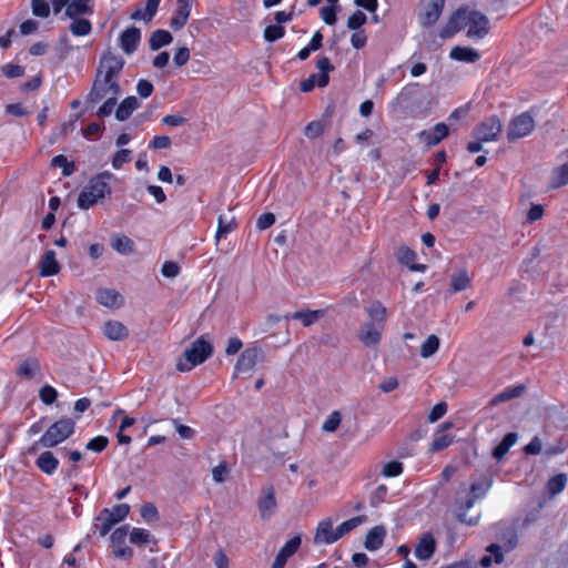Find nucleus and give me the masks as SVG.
I'll use <instances>...</instances> for the list:
<instances>
[{
  "mask_svg": "<svg viewBox=\"0 0 568 568\" xmlns=\"http://www.w3.org/2000/svg\"><path fill=\"white\" fill-rule=\"evenodd\" d=\"M129 540L132 545L135 546H143L146 544H155L154 537L143 528H132V530L129 534Z\"/></svg>",
  "mask_w": 568,
  "mask_h": 568,
  "instance_id": "f704fd0d",
  "label": "nucleus"
},
{
  "mask_svg": "<svg viewBox=\"0 0 568 568\" xmlns=\"http://www.w3.org/2000/svg\"><path fill=\"white\" fill-rule=\"evenodd\" d=\"M93 0H71L67 6L64 11L65 17L70 19H74L79 16L83 14H92L93 6L91 4Z\"/></svg>",
  "mask_w": 568,
  "mask_h": 568,
  "instance_id": "5701e85b",
  "label": "nucleus"
},
{
  "mask_svg": "<svg viewBox=\"0 0 568 568\" xmlns=\"http://www.w3.org/2000/svg\"><path fill=\"white\" fill-rule=\"evenodd\" d=\"M140 106V102L135 97L125 98L115 110V118L119 121L128 120L134 110Z\"/></svg>",
  "mask_w": 568,
  "mask_h": 568,
  "instance_id": "7c9ffc66",
  "label": "nucleus"
},
{
  "mask_svg": "<svg viewBox=\"0 0 568 568\" xmlns=\"http://www.w3.org/2000/svg\"><path fill=\"white\" fill-rule=\"evenodd\" d=\"M119 97L104 98V103L99 108L97 115L100 118L109 116L118 102Z\"/></svg>",
  "mask_w": 568,
  "mask_h": 568,
  "instance_id": "8fccbe9b",
  "label": "nucleus"
},
{
  "mask_svg": "<svg viewBox=\"0 0 568 568\" xmlns=\"http://www.w3.org/2000/svg\"><path fill=\"white\" fill-rule=\"evenodd\" d=\"M179 272H180V267L174 262H165L162 265L161 273L165 277L173 278V277L178 276Z\"/></svg>",
  "mask_w": 568,
  "mask_h": 568,
  "instance_id": "774afa93",
  "label": "nucleus"
},
{
  "mask_svg": "<svg viewBox=\"0 0 568 568\" xmlns=\"http://www.w3.org/2000/svg\"><path fill=\"white\" fill-rule=\"evenodd\" d=\"M385 536V528L383 526H375L366 535L365 548L369 551L379 549L383 545Z\"/></svg>",
  "mask_w": 568,
  "mask_h": 568,
  "instance_id": "bb28decb",
  "label": "nucleus"
},
{
  "mask_svg": "<svg viewBox=\"0 0 568 568\" xmlns=\"http://www.w3.org/2000/svg\"><path fill=\"white\" fill-rule=\"evenodd\" d=\"M525 390H526V386L524 384H519L514 387H508V388L504 389L503 392H500L499 394L495 395L490 399V405L497 406L501 403L518 398V397L523 396Z\"/></svg>",
  "mask_w": 568,
  "mask_h": 568,
  "instance_id": "a878e982",
  "label": "nucleus"
},
{
  "mask_svg": "<svg viewBox=\"0 0 568 568\" xmlns=\"http://www.w3.org/2000/svg\"><path fill=\"white\" fill-rule=\"evenodd\" d=\"M366 313L372 318L369 323L384 325L387 311L379 302H374L371 306H368L366 308Z\"/></svg>",
  "mask_w": 568,
  "mask_h": 568,
  "instance_id": "ea45409f",
  "label": "nucleus"
},
{
  "mask_svg": "<svg viewBox=\"0 0 568 568\" xmlns=\"http://www.w3.org/2000/svg\"><path fill=\"white\" fill-rule=\"evenodd\" d=\"M321 18L328 26H333L336 22L335 9L332 6L323 7L321 9Z\"/></svg>",
  "mask_w": 568,
  "mask_h": 568,
  "instance_id": "0e129e2a",
  "label": "nucleus"
},
{
  "mask_svg": "<svg viewBox=\"0 0 568 568\" xmlns=\"http://www.w3.org/2000/svg\"><path fill=\"white\" fill-rule=\"evenodd\" d=\"M104 335L112 341L124 339L129 332L128 328L119 321H109L103 326Z\"/></svg>",
  "mask_w": 568,
  "mask_h": 568,
  "instance_id": "c85d7f7f",
  "label": "nucleus"
},
{
  "mask_svg": "<svg viewBox=\"0 0 568 568\" xmlns=\"http://www.w3.org/2000/svg\"><path fill=\"white\" fill-rule=\"evenodd\" d=\"M304 132L308 139H316L324 132V125L320 121H314L306 125Z\"/></svg>",
  "mask_w": 568,
  "mask_h": 568,
  "instance_id": "bf43d9fd",
  "label": "nucleus"
},
{
  "mask_svg": "<svg viewBox=\"0 0 568 568\" xmlns=\"http://www.w3.org/2000/svg\"><path fill=\"white\" fill-rule=\"evenodd\" d=\"M258 513L263 519L272 517L276 509L275 490L273 486H265L257 503Z\"/></svg>",
  "mask_w": 568,
  "mask_h": 568,
  "instance_id": "2eb2a0df",
  "label": "nucleus"
},
{
  "mask_svg": "<svg viewBox=\"0 0 568 568\" xmlns=\"http://www.w3.org/2000/svg\"><path fill=\"white\" fill-rule=\"evenodd\" d=\"M517 545V535L516 532L511 531L509 534V537L504 542V545L500 544H491L487 547L486 551L487 555H485L480 559V566L483 568H488L493 564H501L505 559V554L511 551Z\"/></svg>",
  "mask_w": 568,
  "mask_h": 568,
  "instance_id": "6e6552de",
  "label": "nucleus"
},
{
  "mask_svg": "<svg viewBox=\"0 0 568 568\" xmlns=\"http://www.w3.org/2000/svg\"><path fill=\"white\" fill-rule=\"evenodd\" d=\"M403 471V464L396 460L387 463L382 470L385 477H395L400 475Z\"/></svg>",
  "mask_w": 568,
  "mask_h": 568,
  "instance_id": "6e6d98bb",
  "label": "nucleus"
},
{
  "mask_svg": "<svg viewBox=\"0 0 568 568\" xmlns=\"http://www.w3.org/2000/svg\"><path fill=\"white\" fill-rule=\"evenodd\" d=\"M39 371V363L37 359H26L17 368V375L27 379L32 378Z\"/></svg>",
  "mask_w": 568,
  "mask_h": 568,
  "instance_id": "a19ab883",
  "label": "nucleus"
},
{
  "mask_svg": "<svg viewBox=\"0 0 568 568\" xmlns=\"http://www.w3.org/2000/svg\"><path fill=\"white\" fill-rule=\"evenodd\" d=\"M191 0H176V10L170 21V27L173 30H181L186 24L191 13Z\"/></svg>",
  "mask_w": 568,
  "mask_h": 568,
  "instance_id": "aec40b11",
  "label": "nucleus"
},
{
  "mask_svg": "<svg viewBox=\"0 0 568 568\" xmlns=\"http://www.w3.org/2000/svg\"><path fill=\"white\" fill-rule=\"evenodd\" d=\"M342 422V415L338 410H334L329 414V416L325 419L322 425V430L325 433L335 432Z\"/></svg>",
  "mask_w": 568,
  "mask_h": 568,
  "instance_id": "49530a36",
  "label": "nucleus"
},
{
  "mask_svg": "<svg viewBox=\"0 0 568 568\" xmlns=\"http://www.w3.org/2000/svg\"><path fill=\"white\" fill-rule=\"evenodd\" d=\"M275 223V215L273 213L262 214L257 221L256 226L260 230H266Z\"/></svg>",
  "mask_w": 568,
  "mask_h": 568,
  "instance_id": "338daca9",
  "label": "nucleus"
},
{
  "mask_svg": "<svg viewBox=\"0 0 568 568\" xmlns=\"http://www.w3.org/2000/svg\"><path fill=\"white\" fill-rule=\"evenodd\" d=\"M365 516H356L346 521H343L337 527H334L333 518H324L317 524L313 537V544L315 546L332 545L365 523Z\"/></svg>",
  "mask_w": 568,
  "mask_h": 568,
  "instance_id": "f03ea898",
  "label": "nucleus"
},
{
  "mask_svg": "<svg viewBox=\"0 0 568 568\" xmlns=\"http://www.w3.org/2000/svg\"><path fill=\"white\" fill-rule=\"evenodd\" d=\"M173 41L172 34L163 29H158L152 32L149 43L151 50L155 51L160 48L170 44Z\"/></svg>",
  "mask_w": 568,
  "mask_h": 568,
  "instance_id": "473e14b6",
  "label": "nucleus"
},
{
  "mask_svg": "<svg viewBox=\"0 0 568 568\" xmlns=\"http://www.w3.org/2000/svg\"><path fill=\"white\" fill-rule=\"evenodd\" d=\"M124 60L122 57L106 51L100 60L97 75L91 91L88 94V102L95 103L104 98L119 97L121 88L116 79L122 71Z\"/></svg>",
  "mask_w": 568,
  "mask_h": 568,
  "instance_id": "f257e3e1",
  "label": "nucleus"
},
{
  "mask_svg": "<svg viewBox=\"0 0 568 568\" xmlns=\"http://www.w3.org/2000/svg\"><path fill=\"white\" fill-rule=\"evenodd\" d=\"M447 412V405L444 402L436 404L428 415L429 423H435L440 419Z\"/></svg>",
  "mask_w": 568,
  "mask_h": 568,
  "instance_id": "052dcab7",
  "label": "nucleus"
},
{
  "mask_svg": "<svg viewBox=\"0 0 568 568\" xmlns=\"http://www.w3.org/2000/svg\"><path fill=\"white\" fill-rule=\"evenodd\" d=\"M452 443H453V437L450 435H440L433 440L429 449L432 452H438V450L445 449Z\"/></svg>",
  "mask_w": 568,
  "mask_h": 568,
  "instance_id": "4d7b16f0",
  "label": "nucleus"
},
{
  "mask_svg": "<svg viewBox=\"0 0 568 568\" xmlns=\"http://www.w3.org/2000/svg\"><path fill=\"white\" fill-rule=\"evenodd\" d=\"M491 485H493V479L487 476L484 477L481 481L471 484L469 496L465 500H458L456 504V506H457L456 517H457L458 521L466 524L468 526H476L479 523V519H480L479 514L468 517L466 511L474 506L476 500L481 499L487 495Z\"/></svg>",
  "mask_w": 568,
  "mask_h": 568,
  "instance_id": "20e7f679",
  "label": "nucleus"
},
{
  "mask_svg": "<svg viewBox=\"0 0 568 568\" xmlns=\"http://www.w3.org/2000/svg\"><path fill=\"white\" fill-rule=\"evenodd\" d=\"M113 555L115 558H119V559H131L133 557V550L132 548H130L129 546H126L125 544L124 545H121V546H115L113 547Z\"/></svg>",
  "mask_w": 568,
  "mask_h": 568,
  "instance_id": "e2e57ef3",
  "label": "nucleus"
},
{
  "mask_svg": "<svg viewBox=\"0 0 568 568\" xmlns=\"http://www.w3.org/2000/svg\"><path fill=\"white\" fill-rule=\"evenodd\" d=\"M566 483H567L566 475L558 474L548 480L547 489L550 493V495L555 496L565 489Z\"/></svg>",
  "mask_w": 568,
  "mask_h": 568,
  "instance_id": "37998d69",
  "label": "nucleus"
},
{
  "mask_svg": "<svg viewBox=\"0 0 568 568\" xmlns=\"http://www.w3.org/2000/svg\"><path fill=\"white\" fill-rule=\"evenodd\" d=\"M130 513L128 504H119L111 509H103L102 515L95 518L94 528L100 536L104 537L109 534L114 525L122 521Z\"/></svg>",
  "mask_w": 568,
  "mask_h": 568,
  "instance_id": "0eeeda50",
  "label": "nucleus"
},
{
  "mask_svg": "<svg viewBox=\"0 0 568 568\" xmlns=\"http://www.w3.org/2000/svg\"><path fill=\"white\" fill-rule=\"evenodd\" d=\"M264 357L262 348L256 346L246 348L236 362L234 375L252 372L258 363L264 361Z\"/></svg>",
  "mask_w": 568,
  "mask_h": 568,
  "instance_id": "f8f14e48",
  "label": "nucleus"
},
{
  "mask_svg": "<svg viewBox=\"0 0 568 568\" xmlns=\"http://www.w3.org/2000/svg\"><path fill=\"white\" fill-rule=\"evenodd\" d=\"M470 284V277L465 270H460L457 274L452 277L450 290L453 293L462 292L468 288Z\"/></svg>",
  "mask_w": 568,
  "mask_h": 568,
  "instance_id": "58836bf2",
  "label": "nucleus"
},
{
  "mask_svg": "<svg viewBox=\"0 0 568 568\" xmlns=\"http://www.w3.org/2000/svg\"><path fill=\"white\" fill-rule=\"evenodd\" d=\"M36 463L37 466L47 475H52L59 466V460L54 457L53 453L49 450L40 454Z\"/></svg>",
  "mask_w": 568,
  "mask_h": 568,
  "instance_id": "2f4dec72",
  "label": "nucleus"
},
{
  "mask_svg": "<svg viewBox=\"0 0 568 568\" xmlns=\"http://www.w3.org/2000/svg\"><path fill=\"white\" fill-rule=\"evenodd\" d=\"M97 301L105 307H119L122 305V296L112 288H100L97 291Z\"/></svg>",
  "mask_w": 568,
  "mask_h": 568,
  "instance_id": "b1692460",
  "label": "nucleus"
},
{
  "mask_svg": "<svg viewBox=\"0 0 568 568\" xmlns=\"http://www.w3.org/2000/svg\"><path fill=\"white\" fill-rule=\"evenodd\" d=\"M115 180V175L109 171L101 172L91 178L79 194L78 206L82 210H88L95 205L100 200L111 194V182Z\"/></svg>",
  "mask_w": 568,
  "mask_h": 568,
  "instance_id": "7ed1b4c3",
  "label": "nucleus"
},
{
  "mask_svg": "<svg viewBox=\"0 0 568 568\" xmlns=\"http://www.w3.org/2000/svg\"><path fill=\"white\" fill-rule=\"evenodd\" d=\"M129 529H130L129 525H124V526L116 528L112 532V535L110 537L112 547L121 546V545L125 544V539H126L128 535L130 534Z\"/></svg>",
  "mask_w": 568,
  "mask_h": 568,
  "instance_id": "de8ad7c7",
  "label": "nucleus"
},
{
  "mask_svg": "<svg viewBox=\"0 0 568 568\" xmlns=\"http://www.w3.org/2000/svg\"><path fill=\"white\" fill-rule=\"evenodd\" d=\"M518 439L517 433H508L503 440L494 448L493 456L496 459H501L513 447Z\"/></svg>",
  "mask_w": 568,
  "mask_h": 568,
  "instance_id": "72a5a7b5",
  "label": "nucleus"
},
{
  "mask_svg": "<svg viewBox=\"0 0 568 568\" xmlns=\"http://www.w3.org/2000/svg\"><path fill=\"white\" fill-rule=\"evenodd\" d=\"M535 129V119L530 112H523L515 116L508 124L507 138L510 141L529 135Z\"/></svg>",
  "mask_w": 568,
  "mask_h": 568,
  "instance_id": "1a4fd4ad",
  "label": "nucleus"
},
{
  "mask_svg": "<svg viewBox=\"0 0 568 568\" xmlns=\"http://www.w3.org/2000/svg\"><path fill=\"white\" fill-rule=\"evenodd\" d=\"M284 34H285L284 28L278 24L267 26L264 30V39L267 42H274V41L283 38Z\"/></svg>",
  "mask_w": 568,
  "mask_h": 568,
  "instance_id": "09e8293b",
  "label": "nucleus"
},
{
  "mask_svg": "<svg viewBox=\"0 0 568 568\" xmlns=\"http://www.w3.org/2000/svg\"><path fill=\"white\" fill-rule=\"evenodd\" d=\"M366 14L358 10L348 18L347 27L351 30H357L366 22Z\"/></svg>",
  "mask_w": 568,
  "mask_h": 568,
  "instance_id": "603ef678",
  "label": "nucleus"
},
{
  "mask_svg": "<svg viewBox=\"0 0 568 568\" xmlns=\"http://www.w3.org/2000/svg\"><path fill=\"white\" fill-rule=\"evenodd\" d=\"M568 183V164L565 163L562 165H559L555 168L551 172L550 178V186L552 189H558L560 186H564Z\"/></svg>",
  "mask_w": 568,
  "mask_h": 568,
  "instance_id": "e433bc0d",
  "label": "nucleus"
},
{
  "mask_svg": "<svg viewBox=\"0 0 568 568\" xmlns=\"http://www.w3.org/2000/svg\"><path fill=\"white\" fill-rule=\"evenodd\" d=\"M398 261L409 267L412 271L424 272L426 266L423 264H416V253L407 246H402L397 251Z\"/></svg>",
  "mask_w": 568,
  "mask_h": 568,
  "instance_id": "cd10ccee",
  "label": "nucleus"
},
{
  "mask_svg": "<svg viewBox=\"0 0 568 568\" xmlns=\"http://www.w3.org/2000/svg\"><path fill=\"white\" fill-rule=\"evenodd\" d=\"M32 12L37 17L47 18L50 13L47 0H32Z\"/></svg>",
  "mask_w": 568,
  "mask_h": 568,
  "instance_id": "864d4df0",
  "label": "nucleus"
},
{
  "mask_svg": "<svg viewBox=\"0 0 568 568\" xmlns=\"http://www.w3.org/2000/svg\"><path fill=\"white\" fill-rule=\"evenodd\" d=\"M75 423L71 418H61L53 423L41 436L39 443L45 448H52L64 442L74 433Z\"/></svg>",
  "mask_w": 568,
  "mask_h": 568,
  "instance_id": "423d86ee",
  "label": "nucleus"
},
{
  "mask_svg": "<svg viewBox=\"0 0 568 568\" xmlns=\"http://www.w3.org/2000/svg\"><path fill=\"white\" fill-rule=\"evenodd\" d=\"M302 544L301 535L291 538L278 551L271 568H284L288 558L292 557Z\"/></svg>",
  "mask_w": 568,
  "mask_h": 568,
  "instance_id": "a211bd4d",
  "label": "nucleus"
},
{
  "mask_svg": "<svg viewBox=\"0 0 568 568\" xmlns=\"http://www.w3.org/2000/svg\"><path fill=\"white\" fill-rule=\"evenodd\" d=\"M500 131L501 122L496 115H493L474 129L473 136L484 142H490L496 140Z\"/></svg>",
  "mask_w": 568,
  "mask_h": 568,
  "instance_id": "ddd939ff",
  "label": "nucleus"
},
{
  "mask_svg": "<svg viewBox=\"0 0 568 568\" xmlns=\"http://www.w3.org/2000/svg\"><path fill=\"white\" fill-rule=\"evenodd\" d=\"M41 276H53L59 273L60 264L55 258V252L53 250L47 251L39 263Z\"/></svg>",
  "mask_w": 568,
  "mask_h": 568,
  "instance_id": "4be33fe9",
  "label": "nucleus"
},
{
  "mask_svg": "<svg viewBox=\"0 0 568 568\" xmlns=\"http://www.w3.org/2000/svg\"><path fill=\"white\" fill-rule=\"evenodd\" d=\"M383 331V324L365 323L358 332V338L365 346L373 347L379 344Z\"/></svg>",
  "mask_w": 568,
  "mask_h": 568,
  "instance_id": "dca6fc26",
  "label": "nucleus"
},
{
  "mask_svg": "<svg viewBox=\"0 0 568 568\" xmlns=\"http://www.w3.org/2000/svg\"><path fill=\"white\" fill-rule=\"evenodd\" d=\"M212 352L211 343L204 336H201L184 351L176 363V369L179 372H189L194 366L205 362L212 355Z\"/></svg>",
  "mask_w": 568,
  "mask_h": 568,
  "instance_id": "39448f33",
  "label": "nucleus"
},
{
  "mask_svg": "<svg viewBox=\"0 0 568 568\" xmlns=\"http://www.w3.org/2000/svg\"><path fill=\"white\" fill-rule=\"evenodd\" d=\"M109 444V439L105 436H97L88 442L87 449L100 453L102 452Z\"/></svg>",
  "mask_w": 568,
  "mask_h": 568,
  "instance_id": "5fc2aeb1",
  "label": "nucleus"
},
{
  "mask_svg": "<svg viewBox=\"0 0 568 568\" xmlns=\"http://www.w3.org/2000/svg\"><path fill=\"white\" fill-rule=\"evenodd\" d=\"M111 246L120 254H130L134 250L133 241L122 234H118L112 237Z\"/></svg>",
  "mask_w": 568,
  "mask_h": 568,
  "instance_id": "c9c22d12",
  "label": "nucleus"
},
{
  "mask_svg": "<svg viewBox=\"0 0 568 568\" xmlns=\"http://www.w3.org/2000/svg\"><path fill=\"white\" fill-rule=\"evenodd\" d=\"M120 47L126 54H132L141 40V31L135 27L124 30L120 36Z\"/></svg>",
  "mask_w": 568,
  "mask_h": 568,
  "instance_id": "412c9836",
  "label": "nucleus"
},
{
  "mask_svg": "<svg viewBox=\"0 0 568 568\" xmlns=\"http://www.w3.org/2000/svg\"><path fill=\"white\" fill-rule=\"evenodd\" d=\"M445 0H420L418 6V20L424 28L434 26L444 9Z\"/></svg>",
  "mask_w": 568,
  "mask_h": 568,
  "instance_id": "9b49d317",
  "label": "nucleus"
},
{
  "mask_svg": "<svg viewBox=\"0 0 568 568\" xmlns=\"http://www.w3.org/2000/svg\"><path fill=\"white\" fill-rule=\"evenodd\" d=\"M449 133L448 126L445 123H437L432 130H424L417 134L420 142L430 148L438 144Z\"/></svg>",
  "mask_w": 568,
  "mask_h": 568,
  "instance_id": "f3484780",
  "label": "nucleus"
},
{
  "mask_svg": "<svg viewBox=\"0 0 568 568\" xmlns=\"http://www.w3.org/2000/svg\"><path fill=\"white\" fill-rule=\"evenodd\" d=\"M51 165L53 168H61L63 176H70L74 172V163L68 161V159L60 154L52 159Z\"/></svg>",
  "mask_w": 568,
  "mask_h": 568,
  "instance_id": "c03bdc74",
  "label": "nucleus"
},
{
  "mask_svg": "<svg viewBox=\"0 0 568 568\" xmlns=\"http://www.w3.org/2000/svg\"><path fill=\"white\" fill-rule=\"evenodd\" d=\"M436 550V540L430 532H425L419 538L414 554L419 560H428L432 558Z\"/></svg>",
  "mask_w": 568,
  "mask_h": 568,
  "instance_id": "6ab92c4d",
  "label": "nucleus"
},
{
  "mask_svg": "<svg viewBox=\"0 0 568 568\" xmlns=\"http://www.w3.org/2000/svg\"><path fill=\"white\" fill-rule=\"evenodd\" d=\"M39 396L44 404L50 405L57 399L58 392L53 387L45 385L41 387Z\"/></svg>",
  "mask_w": 568,
  "mask_h": 568,
  "instance_id": "13d9d810",
  "label": "nucleus"
},
{
  "mask_svg": "<svg viewBox=\"0 0 568 568\" xmlns=\"http://www.w3.org/2000/svg\"><path fill=\"white\" fill-rule=\"evenodd\" d=\"M439 344V338L436 335H429L420 346V356L423 358H429L438 351Z\"/></svg>",
  "mask_w": 568,
  "mask_h": 568,
  "instance_id": "79ce46f5",
  "label": "nucleus"
},
{
  "mask_svg": "<svg viewBox=\"0 0 568 568\" xmlns=\"http://www.w3.org/2000/svg\"><path fill=\"white\" fill-rule=\"evenodd\" d=\"M324 316V311L316 310V311H310V310H302L293 313L291 316H286V318H292L296 321H301L305 327H308L313 324H315L317 321H320Z\"/></svg>",
  "mask_w": 568,
  "mask_h": 568,
  "instance_id": "c756f323",
  "label": "nucleus"
},
{
  "mask_svg": "<svg viewBox=\"0 0 568 568\" xmlns=\"http://www.w3.org/2000/svg\"><path fill=\"white\" fill-rule=\"evenodd\" d=\"M2 72L7 78H19L23 74V68L18 64L8 63L2 67Z\"/></svg>",
  "mask_w": 568,
  "mask_h": 568,
  "instance_id": "69168bd1",
  "label": "nucleus"
},
{
  "mask_svg": "<svg viewBox=\"0 0 568 568\" xmlns=\"http://www.w3.org/2000/svg\"><path fill=\"white\" fill-rule=\"evenodd\" d=\"M131 151L126 149L119 150L112 159V166L119 170L124 163L130 162Z\"/></svg>",
  "mask_w": 568,
  "mask_h": 568,
  "instance_id": "3c124183",
  "label": "nucleus"
},
{
  "mask_svg": "<svg viewBox=\"0 0 568 568\" xmlns=\"http://www.w3.org/2000/svg\"><path fill=\"white\" fill-rule=\"evenodd\" d=\"M141 517L146 521L158 519V510L153 504H145L141 508Z\"/></svg>",
  "mask_w": 568,
  "mask_h": 568,
  "instance_id": "680f3d73",
  "label": "nucleus"
},
{
  "mask_svg": "<svg viewBox=\"0 0 568 568\" xmlns=\"http://www.w3.org/2000/svg\"><path fill=\"white\" fill-rule=\"evenodd\" d=\"M449 58L460 62L474 63L479 60L480 54L473 48L456 45L450 50Z\"/></svg>",
  "mask_w": 568,
  "mask_h": 568,
  "instance_id": "393cba45",
  "label": "nucleus"
},
{
  "mask_svg": "<svg viewBox=\"0 0 568 568\" xmlns=\"http://www.w3.org/2000/svg\"><path fill=\"white\" fill-rule=\"evenodd\" d=\"M71 33L75 37H84L91 33L92 24L90 20L83 18H74L69 27Z\"/></svg>",
  "mask_w": 568,
  "mask_h": 568,
  "instance_id": "4c0bfd02",
  "label": "nucleus"
},
{
  "mask_svg": "<svg viewBox=\"0 0 568 568\" xmlns=\"http://www.w3.org/2000/svg\"><path fill=\"white\" fill-rule=\"evenodd\" d=\"M473 13L474 9H470L469 7H462L457 9L450 16L446 26L440 30V37L443 39H447L453 37L458 31L467 29Z\"/></svg>",
  "mask_w": 568,
  "mask_h": 568,
  "instance_id": "9d476101",
  "label": "nucleus"
},
{
  "mask_svg": "<svg viewBox=\"0 0 568 568\" xmlns=\"http://www.w3.org/2000/svg\"><path fill=\"white\" fill-rule=\"evenodd\" d=\"M234 227H235V219L234 217L226 220L225 216L220 215L217 231H216V235H215L216 242H219L220 239L222 236H224L225 234L232 232L234 230Z\"/></svg>",
  "mask_w": 568,
  "mask_h": 568,
  "instance_id": "a18cd8bd",
  "label": "nucleus"
},
{
  "mask_svg": "<svg viewBox=\"0 0 568 568\" xmlns=\"http://www.w3.org/2000/svg\"><path fill=\"white\" fill-rule=\"evenodd\" d=\"M489 32V20L480 11L474 10L471 19L467 27V37L470 39H483Z\"/></svg>",
  "mask_w": 568,
  "mask_h": 568,
  "instance_id": "4468645a",
  "label": "nucleus"
}]
</instances>
